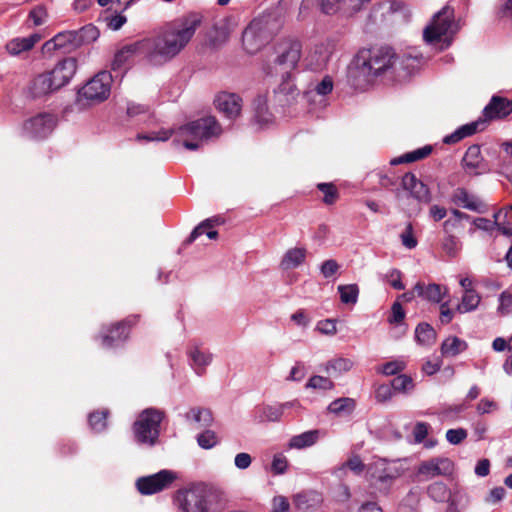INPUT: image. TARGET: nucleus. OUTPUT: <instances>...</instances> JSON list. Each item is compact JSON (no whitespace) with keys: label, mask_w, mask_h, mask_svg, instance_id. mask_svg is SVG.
<instances>
[{"label":"nucleus","mask_w":512,"mask_h":512,"mask_svg":"<svg viewBox=\"0 0 512 512\" xmlns=\"http://www.w3.org/2000/svg\"><path fill=\"white\" fill-rule=\"evenodd\" d=\"M222 127L215 117L207 116L191 121L176 130L160 129L147 133H139L136 136L138 141H167L172 135V144L175 147L183 146L187 150H197L203 141H208L220 136Z\"/></svg>","instance_id":"nucleus-3"},{"label":"nucleus","mask_w":512,"mask_h":512,"mask_svg":"<svg viewBox=\"0 0 512 512\" xmlns=\"http://www.w3.org/2000/svg\"><path fill=\"white\" fill-rule=\"evenodd\" d=\"M307 250L303 247H294L284 254L281 260V267L283 269H292L300 266L306 258Z\"/></svg>","instance_id":"nucleus-35"},{"label":"nucleus","mask_w":512,"mask_h":512,"mask_svg":"<svg viewBox=\"0 0 512 512\" xmlns=\"http://www.w3.org/2000/svg\"><path fill=\"white\" fill-rule=\"evenodd\" d=\"M176 474L171 470H161L155 474L142 476L136 480V487L142 495H152L169 488Z\"/></svg>","instance_id":"nucleus-15"},{"label":"nucleus","mask_w":512,"mask_h":512,"mask_svg":"<svg viewBox=\"0 0 512 512\" xmlns=\"http://www.w3.org/2000/svg\"><path fill=\"white\" fill-rule=\"evenodd\" d=\"M111 82L110 72H99L78 91L77 101L81 103L86 100L89 103H98L106 100L110 95Z\"/></svg>","instance_id":"nucleus-11"},{"label":"nucleus","mask_w":512,"mask_h":512,"mask_svg":"<svg viewBox=\"0 0 512 512\" xmlns=\"http://www.w3.org/2000/svg\"><path fill=\"white\" fill-rule=\"evenodd\" d=\"M480 301L481 297L474 289H466L456 311L461 314L472 312L477 309Z\"/></svg>","instance_id":"nucleus-41"},{"label":"nucleus","mask_w":512,"mask_h":512,"mask_svg":"<svg viewBox=\"0 0 512 512\" xmlns=\"http://www.w3.org/2000/svg\"><path fill=\"white\" fill-rule=\"evenodd\" d=\"M175 503L181 512H221L225 507L224 494L205 484L178 491Z\"/></svg>","instance_id":"nucleus-4"},{"label":"nucleus","mask_w":512,"mask_h":512,"mask_svg":"<svg viewBox=\"0 0 512 512\" xmlns=\"http://www.w3.org/2000/svg\"><path fill=\"white\" fill-rule=\"evenodd\" d=\"M142 56V47L140 41H135L133 43L127 44L123 46L120 50H118L111 64V68L114 72L120 71L122 66L133 56Z\"/></svg>","instance_id":"nucleus-30"},{"label":"nucleus","mask_w":512,"mask_h":512,"mask_svg":"<svg viewBox=\"0 0 512 512\" xmlns=\"http://www.w3.org/2000/svg\"><path fill=\"white\" fill-rule=\"evenodd\" d=\"M216 223H217V219H214V218H208V219L202 221L200 224H198L193 229V231L191 232V234L187 238L186 243L191 244L200 235L206 234V232L209 231L211 228H213Z\"/></svg>","instance_id":"nucleus-51"},{"label":"nucleus","mask_w":512,"mask_h":512,"mask_svg":"<svg viewBox=\"0 0 512 512\" xmlns=\"http://www.w3.org/2000/svg\"><path fill=\"white\" fill-rule=\"evenodd\" d=\"M401 271L398 269H391L386 275L385 278L389 282V284L396 290H403L405 288L402 280H401Z\"/></svg>","instance_id":"nucleus-64"},{"label":"nucleus","mask_w":512,"mask_h":512,"mask_svg":"<svg viewBox=\"0 0 512 512\" xmlns=\"http://www.w3.org/2000/svg\"><path fill=\"white\" fill-rule=\"evenodd\" d=\"M185 420L194 424L196 429H205L213 425L214 418L212 412L203 407H192L184 415Z\"/></svg>","instance_id":"nucleus-28"},{"label":"nucleus","mask_w":512,"mask_h":512,"mask_svg":"<svg viewBox=\"0 0 512 512\" xmlns=\"http://www.w3.org/2000/svg\"><path fill=\"white\" fill-rule=\"evenodd\" d=\"M450 490L444 482L435 481L427 487V495L434 502L444 503L448 502Z\"/></svg>","instance_id":"nucleus-43"},{"label":"nucleus","mask_w":512,"mask_h":512,"mask_svg":"<svg viewBox=\"0 0 512 512\" xmlns=\"http://www.w3.org/2000/svg\"><path fill=\"white\" fill-rule=\"evenodd\" d=\"M406 362L402 359H396L384 363L381 367L377 368V371L385 376H397L400 372L405 370Z\"/></svg>","instance_id":"nucleus-49"},{"label":"nucleus","mask_w":512,"mask_h":512,"mask_svg":"<svg viewBox=\"0 0 512 512\" xmlns=\"http://www.w3.org/2000/svg\"><path fill=\"white\" fill-rule=\"evenodd\" d=\"M334 51V44L331 41L315 45L313 51L307 57V66L314 71L323 69Z\"/></svg>","instance_id":"nucleus-21"},{"label":"nucleus","mask_w":512,"mask_h":512,"mask_svg":"<svg viewBox=\"0 0 512 512\" xmlns=\"http://www.w3.org/2000/svg\"><path fill=\"white\" fill-rule=\"evenodd\" d=\"M77 71V60L74 57H67L59 61L55 67L48 71L53 80L54 87L60 89L67 85Z\"/></svg>","instance_id":"nucleus-18"},{"label":"nucleus","mask_w":512,"mask_h":512,"mask_svg":"<svg viewBox=\"0 0 512 512\" xmlns=\"http://www.w3.org/2000/svg\"><path fill=\"white\" fill-rule=\"evenodd\" d=\"M288 460L282 453H277L273 456L271 463V471L275 475H282L287 471Z\"/></svg>","instance_id":"nucleus-57"},{"label":"nucleus","mask_w":512,"mask_h":512,"mask_svg":"<svg viewBox=\"0 0 512 512\" xmlns=\"http://www.w3.org/2000/svg\"><path fill=\"white\" fill-rule=\"evenodd\" d=\"M467 431L464 428L449 429L446 432V439L452 445H458L467 438Z\"/></svg>","instance_id":"nucleus-61"},{"label":"nucleus","mask_w":512,"mask_h":512,"mask_svg":"<svg viewBox=\"0 0 512 512\" xmlns=\"http://www.w3.org/2000/svg\"><path fill=\"white\" fill-rule=\"evenodd\" d=\"M283 18L277 10L268 11L254 18L242 34V44L249 54L257 53L280 31Z\"/></svg>","instance_id":"nucleus-5"},{"label":"nucleus","mask_w":512,"mask_h":512,"mask_svg":"<svg viewBox=\"0 0 512 512\" xmlns=\"http://www.w3.org/2000/svg\"><path fill=\"white\" fill-rule=\"evenodd\" d=\"M196 440L197 444L205 450L212 449L219 443L217 434L209 428H205L203 432L198 434Z\"/></svg>","instance_id":"nucleus-48"},{"label":"nucleus","mask_w":512,"mask_h":512,"mask_svg":"<svg viewBox=\"0 0 512 512\" xmlns=\"http://www.w3.org/2000/svg\"><path fill=\"white\" fill-rule=\"evenodd\" d=\"M78 38V45L82 46L94 42L99 37V30L96 26L89 24L79 30H75Z\"/></svg>","instance_id":"nucleus-47"},{"label":"nucleus","mask_w":512,"mask_h":512,"mask_svg":"<svg viewBox=\"0 0 512 512\" xmlns=\"http://www.w3.org/2000/svg\"><path fill=\"white\" fill-rule=\"evenodd\" d=\"M468 344L457 336L447 337L441 344L440 350L443 357H456L466 351Z\"/></svg>","instance_id":"nucleus-32"},{"label":"nucleus","mask_w":512,"mask_h":512,"mask_svg":"<svg viewBox=\"0 0 512 512\" xmlns=\"http://www.w3.org/2000/svg\"><path fill=\"white\" fill-rule=\"evenodd\" d=\"M241 98L237 94L222 92L214 100L216 108L228 119H235L241 112Z\"/></svg>","instance_id":"nucleus-20"},{"label":"nucleus","mask_w":512,"mask_h":512,"mask_svg":"<svg viewBox=\"0 0 512 512\" xmlns=\"http://www.w3.org/2000/svg\"><path fill=\"white\" fill-rule=\"evenodd\" d=\"M369 2L371 0H321V7L326 14L341 12L353 15L362 10Z\"/></svg>","instance_id":"nucleus-19"},{"label":"nucleus","mask_w":512,"mask_h":512,"mask_svg":"<svg viewBox=\"0 0 512 512\" xmlns=\"http://www.w3.org/2000/svg\"><path fill=\"white\" fill-rule=\"evenodd\" d=\"M202 20L200 13L189 12L165 24L153 35L139 40L142 57L152 66L168 63L192 40Z\"/></svg>","instance_id":"nucleus-1"},{"label":"nucleus","mask_w":512,"mask_h":512,"mask_svg":"<svg viewBox=\"0 0 512 512\" xmlns=\"http://www.w3.org/2000/svg\"><path fill=\"white\" fill-rule=\"evenodd\" d=\"M400 240L402 245L409 250H412L417 246L418 241L414 236L413 226L411 223H408L405 229L401 232Z\"/></svg>","instance_id":"nucleus-53"},{"label":"nucleus","mask_w":512,"mask_h":512,"mask_svg":"<svg viewBox=\"0 0 512 512\" xmlns=\"http://www.w3.org/2000/svg\"><path fill=\"white\" fill-rule=\"evenodd\" d=\"M432 152L431 145H425L421 148L405 153L399 157L393 158L390 164L395 166L403 163H412L421 159L426 158Z\"/></svg>","instance_id":"nucleus-40"},{"label":"nucleus","mask_w":512,"mask_h":512,"mask_svg":"<svg viewBox=\"0 0 512 512\" xmlns=\"http://www.w3.org/2000/svg\"><path fill=\"white\" fill-rule=\"evenodd\" d=\"M281 77L282 81L275 90V96L277 101L284 106L296 100L299 95V90L293 81V73Z\"/></svg>","instance_id":"nucleus-25"},{"label":"nucleus","mask_w":512,"mask_h":512,"mask_svg":"<svg viewBox=\"0 0 512 512\" xmlns=\"http://www.w3.org/2000/svg\"><path fill=\"white\" fill-rule=\"evenodd\" d=\"M164 411L149 407L144 409L133 424L135 441L138 444L154 446L160 435V424Z\"/></svg>","instance_id":"nucleus-10"},{"label":"nucleus","mask_w":512,"mask_h":512,"mask_svg":"<svg viewBox=\"0 0 512 512\" xmlns=\"http://www.w3.org/2000/svg\"><path fill=\"white\" fill-rule=\"evenodd\" d=\"M498 216H499V212L494 214V221H491V220H489L487 218H483V217L475 218L473 220V224L475 225V227L477 229L489 232V231H492L496 225H498V223H497Z\"/></svg>","instance_id":"nucleus-62"},{"label":"nucleus","mask_w":512,"mask_h":512,"mask_svg":"<svg viewBox=\"0 0 512 512\" xmlns=\"http://www.w3.org/2000/svg\"><path fill=\"white\" fill-rule=\"evenodd\" d=\"M452 202L464 209L483 213L486 205L474 194H470L466 188L458 187L452 194Z\"/></svg>","instance_id":"nucleus-22"},{"label":"nucleus","mask_w":512,"mask_h":512,"mask_svg":"<svg viewBox=\"0 0 512 512\" xmlns=\"http://www.w3.org/2000/svg\"><path fill=\"white\" fill-rule=\"evenodd\" d=\"M301 58L299 41L286 39L276 43L263 61L262 70L267 76L289 75L298 65Z\"/></svg>","instance_id":"nucleus-8"},{"label":"nucleus","mask_w":512,"mask_h":512,"mask_svg":"<svg viewBox=\"0 0 512 512\" xmlns=\"http://www.w3.org/2000/svg\"><path fill=\"white\" fill-rule=\"evenodd\" d=\"M253 417L257 422L279 421L282 417L281 408L277 404L257 406L253 411Z\"/></svg>","instance_id":"nucleus-36"},{"label":"nucleus","mask_w":512,"mask_h":512,"mask_svg":"<svg viewBox=\"0 0 512 512\" xmlns=\"http://www.w3.org/2000/svg\"><path fill=\"white\" fill-rule=\"evenodd\" d=\"M137 321L138 316L131 315L111 327H103L99 335L101 346L106 349H114L122 346L129 337L130 328L135 325Z\"/></svg>","instance_id":"nucleus-12"},{"label":"nucleus","mask_w":512,"mask_h":512,"mask_svg":"<svg viewBox=\"0 0 512 512\" xmlns=\"http://www.w3.org/2000/svg\"><path fill=\"white\" fill-rule=\"evenodd\" d=\"M79 47L76 31L69 30L59 32L53 38L46 41L42 46V52L44 54H51L59 50L64 53H70Z\"/></svg>","instance_id":"nucleus-17"},{"label":"nucleus","mask_w":512,"mask_h":512,"mask_svg":"<svg viewBox=\"0 0 512 512\" xmlns=\"http://www.w3.org/2000/svg\"><path fill=\"white\" fill-rule=\"evenodd\" d=\"M127 115L138 123L152 124L155 118L148 107L140 104L129 103L127 105Z\"/></svg>","instance_id":"nucleus-38"},{"label":"nucleus","mask_w":512,"mask_h":512,"mask_svg":"<svg viewBox=\"0 0 512 512\" xmlns=\"http://www.w3.org/2000/svg\"><path fill=\"white\" fill-rule=\"evenodd\" d=\"M455 471L454 462L447 457H433L419 463L416 476L419 481H428L438 476L450 477Z\"/></svg>","instance_id":"nucleus-13"},{"label":"nucleus","mask_w":512,"mask_h":512,"mask_svg":"<svg viewBox=\"0 0 512 512\" xmlns=\"http://www.w3.org/2000/svg\"><path fill=\"white\" fill-rule=\"evenodd\" d=\"M48 18V12L44 5H37L32 8L28 14V20L32 21V26L37 27L43 25Z\"/></svg>","instance_id":"nucleus-52"},{"label":"nucleus","mask_w":512,"mask_h":512,"mask_svg":"<svg viewBox=\"0 0 512 512\" xmlns=\"http://www.w3.org/2000/svg\"><path fill=\"white\" fill-rule=\"evenodd\" d=\"M108 414L107 409L90 413L88 416L90 428L97 433L104 431L107 427Z\"/></svg>","instance_id":"nucleus-46"},{"label":"nucleus","mask_w":512,"mask_h":512,"mask_svg":"<svg viewBox=\"0 0 512 512\" xmlns=\"http://www.w3.org/2000/svg\"><path fill=\"white\" fill-rule=\"evenodd\" d=\"M393 391L401 394H408L415 388L414 380L406 374H399L391 381Z\"/></svg>","instance_id":"nucleus-44"},{"label":"nucleus","mask_w":512,"mask_h":512,"mask_svg":"<svg viewBox=\"0 0 512 512\" xmlns=\"http://www.w3.org/2000/svg\"><path fill=\"white\" fill-rule=\"evenodd\" d=\"M40 39L41 36L38 33H33L27 37H16L9 40L5 48L11 56H18L23 52L32 50Z\"/></svg>","instance_id":"nucleus-26"},{"label":"nucleus","mask_w":512,"mask_h":512,"mask_svg":"<svg viewBox=\"0 0 512 512\" xmlns=\"http://www.w3.org/2000/svg\"><path fill=\"white\" fill-rule=\"evenodd\" d=\"M354 362L349 358L336 357L326 362L324 370L331 376H340L352 369Z\"/></svg>","instance_id":"nucleus-37"},{"label":"nucleus","mask_w":512,"mask_h":512,"mask_svg":"<svg viewBox=\"0 0 512 512\" xmlns=\"http://www.w3.org/2000/svg\"><path fill=\"white\" fill-rule=\"evenodd\" d=\"M424 61H425V58L422 54L417 53V52L408 53L407 55H405V57L402 61V66L404 69L408 70V73H410L411 70H413L416 67V65H419V64L423 63Z\"/></svg>","instance_id":"nucleus-59"},{"label":"nucleus","mask_w":512,"mask_h":512,"mask_svg":"<svg viewBox=\"0 0 512 512\" xmlns=\"http://www.w3.org/2000/svg\"><path fill=\"white\" fill-rule=\"evenodd\" d=\"M460 241L454 235H447L443 239L442 248L449 256H455L460 250Z\"/></svg>","instance_id":"nucleus-58"},{"label":"nucleus","mask_w":512,"mask_h":512,"mask_svg":"<svg viewBox=\"0 0 512 512\" xmlns=\"http://www.w3.org/2000/svg\"><path fill=\"white\" fill-rule=\"evenodd\" d=\"M323 502L322 495L313 490L298 493L294 497L295 507L302 512H310L316 510Z\"/></svg>","instance_id":"nucleus-27"},{"label":"nucleus","mask_w":512,"mask_h":512,"mask_svg":"<svg viewBox=\"0 0 512 512\" xmlns=\"http://www.w3.org/2000/svg\"><path fill=\"white\" fill-rule=\"evenodd\" d=\"M337 289L342 303L347 305L357 303L359 296V287L357 284L339 285Z\"/></svg>","instance_id":"nucleus-45"},{"label":"nucleus","mask_w":512,"mask_h":512,"mask_svg":"<svg viewBox=\"0 0 512 512\" xmlns=\"http://www.w3.org/2000/svg\"><path fill=\"white\" fill-rule=\"evenodd\" d=\"M511 113L512 101L505 97L494 95L483 109L484 119L479 118L476 121L458 127L451 134L444 136L442 141L447 145L456 144L461 140L474 135L478 131L484 130L487 120L502 119Z\"/></svg>","instance_id":"nucleus-6"},{"label":"nucleus","mask_w":512,"mask_h":512,"mask_svg":"<svg viewBox=\"0 0 512 512\" xmlns=\"http://www.w3.org/2000/svg\"><path fill=\"white\" fill-rule=\"evenodd\" d=\"M414 291L417 292L419 297L434 303H440L444 295L441 291V286L436 283L425 285L418 282L414 286Z\"/></svg>","instance_id":"nucleus-34"},{"label":"nucleus","mask_w":512,"mask_h":512,"mask_svg":"<svg viewBox=\"0 0 512 512\" xmlns=\"http://www.w3.org/2000/svg\"><path fill=\"white\" fill-rule=\"evenodd\" d=\"M189 364L195 373L202 376L206 367L209 366L213 360V355L209 351L201 350L195 346L188 351Z\"/></svg>","instance_id":"nucleus-29"},{"label":"nucleus","mask_w":512,"mask_h":512,"mask_svg":"<svg viewBox=\"0 0 512 512\" xmlns=\"http://www.w3.org/2000/svg\"><path fill=\"white\" fill-rule=\"evenodd\" d=\"M461 166L470 176H480L490 172L488 162L481 154V148L477 144L468 147L461 160Z\"/></svg>","instance_id":"nucleus-16"},{"label":"nucleus","mask_w":512,"mask_h":512,"mask_svg":"<svg viewBox=\"0 0 512 512\" xmlns=\"http://www.w3.org/2000/svg\"><path fill=\"white\" fill-rule=\"evenodd\" d=\"M436 331L434 328L426 323H419L415 329V340L418 344L422 346H431L436 341Z\"/></svg>","instance_id":"nucleus-39"},{"label":"nucleus","mask_w":512,"mask_h":512,"mask_svg":"<svg viewBox=\"0 0 512 512\" xmlns=\"http://www.w3.org/2000/svg\"><path fill=\"white\" fill-rule=\"evenodd\" d=\"M318 189L324 194L323 201L325 204L331 205L338 198V192L332 183H319Z\"/></svg>","instance_id":"nucleus-55"},{"label":"nucleus","mask_w":512,"mask_h":512,"mask_svg":"<svg viewBox=\"0 0 512 512\" xmlns=\"http://www.w3.org/2000/svg\"><path fill=\"white\" fill-rule=\"evenodd\" d=\"M405 318V311L402 305L395 301L391 307V316L388 318L391 324H401Z\"/></svg>","instance_id":"nucleus-63"},{"label":"nucleus","mask_w":512,"mask_h":512,"mask_svg":"<svg viewBox=\"0 0 512 512\" xmlns=\"http://www.w3.org/2000/svg\"><path fill=\"white\" fill-rule=\"evenodd\" d=\"M53 80L50 74L47 72L41 73L35 76L31 81L27 89L29 97L33 99L42 98L50 93L56 91Z\"/></svg>","instance_id":"nucleus-23"},{"label":"nucleus","mask_w":512,"mask_h":512,"mask_svg":"<svg viewBox=\"0 0 512 512\" xmlns=\"http://www.w3.org/2000/svg\"><path fill=\"white\" fill-rule=\"evenodd\" d=\"M470 497L466 489L459 484H455L450 490L448 504L458 509L466 508L469 505Z\"/></svg>","instance_id":"nucleus-42"},{"label":"nucleus","mask_w":512,"mask_h":512,"mask_svg":"<svg viewBox=\"0 0 512 512\" xmlns=\"http://www.w3.org/2000/svg\"><path fill=\"white\" fill-rule=\"evenodd\" d=\"M499 305L497 311L499 314L506 316L512 314V294L508 291H503L499 295Z\"/></svg>","instance_id":"nucleus-54"},{"label":"nucleus","mask_w":512,"mask_h":512,"mask_svg":"<svg viewBox=\"0 0 512 512\" xmlns=\"http://www.w3.org/2000/svg\"><path fill=\"white\" fill-rule=\"evenodd\" d=\"M305 387L307 389H317V390H331L334 388V383L327 377H323L320 375H314L309 378Z\"/></svg>","instance_id":"nucleus-50"},{"label":"nucleus","mask_w":512,"mask_h":512,"mask_svg":"<svg viewBox=\"0 0 512 512\" xmlns=\"http://www.w3.org/2000/svg\"><path fill=\"white\" fill-rule=\"evenodd\" d=\"M401 185L418 201H430V192L428 187L422 181L418 180L413 173H406L402 177Z\"/></svg>","instance_id":"nucleus-24"},{"label":"nucleus","mask_w":512,"mask_h":512,"mask_svg":"<svg viewBox=\"0 0 512 512\" xmlns=\"http://www.w3.org/2000/svg\"><path fill=\"white\" fill-rule=\"evenodd\" d=\"M333 87V80L327 75L314 86L313 91H315L317 95L326 96L332 92Z\"/></svg>","instance_id":"nucleus-60"},{"label":"nucleus","mask_w":512,"mask_h":512,"mask_svg":"<svg viewBox=\"0 0 512 512\" xmlns=\"http://www.w3.org/2000/svg\"><path fill=\"white\" fill-rule=\"evenodd\" d=\"M397 59L395 51L388 46L363 48L349 67L348 81L355 89L365 90L376 79L392 74Z\"/></svg>","instance_id":"nucleus-2"},{"label":"nucleus","mask_w":512,"mask_h":512,"mask_svg":"<svg viewBox=\"0 0 512 512\" xmlns=\"http://www.w3.org/2000/svg\"><path fill=\"white\" fill-rule=\"evenodd\" d=\"M320 432L317 429L305 431L301 434L294 435L288 442L289 449H305L313 446L319 440Z\"/></svg>","instance_id":"nucleus-31"},{"label":"nucleus","mask_w":512,"mask_h":512,"mask_svg":"<svg viewBox=\"0 0 512 512\" xmlns=\"http://www.w3.org/2000/svg\"><path fill=\"white\" fill-rule=\"evenodd\" d=\"M356 408V402L353 398L341 397L332 401L327 411L335 416H348L353 413Z\"/></svg>","instance_id":"nucleus-33"},{"label":"nucleus","mask_w":512,"mask_h":512,"mask_svg":"<svg viewBox=\"0 0 512 512\" xmlns=\"http://www.w3.org/2000/svg\"><path fill=\"white\" fill-rule=\"evenodd\" d=\"M406 468L400 459L380 458L372 462L367 469L370 485L381 493H387L394 481L404 474Z\"/></svg>","instance_id":"nucleus-9"},{"label":"nucleus","mask_w":512,"mask_h":512,"mask_svg":"<svg viewBox=\"0 0 512 512\" xmlns=\"http://www.w3.org/2000/svg\"><path fill=\"white\" fill-rule=\"evenodd\" d=\"M460 30L459 23L455 20L454 9L446 5L433 15L428 25L423 30V40L439 50H445L453 42V38Z\"/></svg>","instance_id":"nucleus-7"},{"label":"nucleus","mask_w":512,"mask_h":512,"mask_svg":"<svg viewBox=\"0 0 512 512\" xmlns=\"http://www.w3.org/2000/svg\"><path fill=\"white\" fill-rule=\"evenodd\" d=\"M254 109H255V117L258 122L266 123L268 122V117L266 116L267 112V101L264 96H258L254 100Z\"/></svg>","instance_id":"nucleus-56"},{"label":"nucleus","mask_w":512,"mask_h":512,"mask_svg":"<svg viewBox=\"0 0 512 512\" xmlns=\"http://www.w3.org/2000/svg\"><path fill=\"white\" fill-rule=\"evenodd\" d=\"M57 125V117L51 113H39L26 120L23 124V135L29 139L42 140L47 138Z\"/></svg>","instance_id":"nucleus-14"}]
</instances>
